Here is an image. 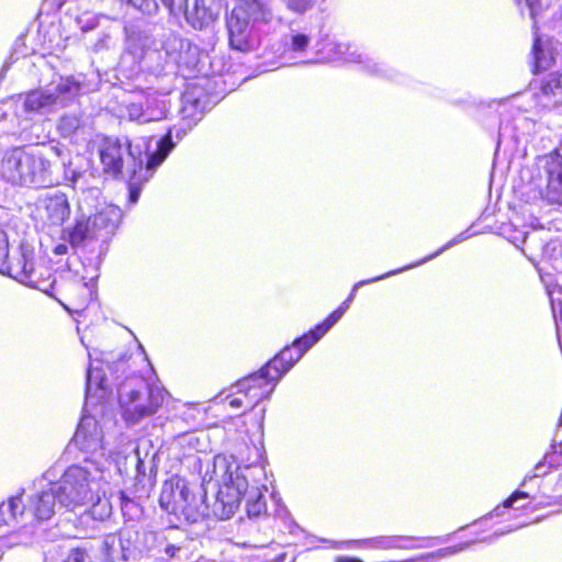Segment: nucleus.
Listing matches in <instances>:
<instances>
[{
    "label": "nucleus",
    "instance_id": "f257e3e1",
    "mask_svg": "<svg viewBox=\"0 0 562 562\" xmlns=\"http://www.w3.org/2000/svg\"><path fill=\"white\" fill-rule=\"evenodd\" d=\"M63 183L70 187L77 196V214L71 225L63 228V238L72 248L92 243L108 244L122 222V210L113 204L99 210L102 196L98 171L89 162L69 160L63 162Z\"/></svg>",
    "mask_w": 562,
    "mask_h": 562
},
{
    "label": "nucleus",
    "instance_id": "f03ea898",
    "mask_svg": "<svg viewBox=\"0 0 562 562\" xmlns=\"http://www.w3.org/2000/svg\"><path fill=\"white\" fill-rule=\"evenodd\" d=\"M102 472L81 462L66 469L55 463L35 481L34 485L41 488L27 496L22 513L46 521L55 515L57 506L74 510L88 504L101 490Z\"/></svg>",
    "mask_w": 562,
    "mask_h": 562
},
{
    "label": "nucleus",
    "instance_id": "7ed1b4c3",
    "mask_svg": "<svg viewBox=\"0 0 562 562\" xmlns=\"http://www.w3.org/2000/svg\"><path fill=\"white\" fill-rule=\"evenodd\" d=\"M263 474L258 464L241 467L233 456L217 454L206 462L203 481L215 482L218 487L212 504V515L217 519H229L245 501L249 518H258L267 512V504L256 477Z\"/></svg>",
    "mask_w": 562,
    "mask_h": 562
},
{
    "label": "nucleus",
    "instance_id": "20e7f679",
    "mask_svg": "<svg viewBox=\"0 0 562 562\" xmlns=\"http://www.w3.org/2000/svg\"><path fill=\"white\" fill-rule=\"evenodd\" d=\"M273 22L272 11L261 0H240L226 15L231 48L241 53L257 49Z\"/></svg>",
    "mask_w": 562,
    "mask_h": 562
},
{
    "label": "nucleus",
    "instance_id": "39448f33",
    "mask_svg": "<svg viewBox=\"0 0 562 562\" xmlns=\"http://www.w3.org/2000/svg\"><path fill=\"white\" fill-rule=\"evenodd\" d=\"M210 483L209 475L205 482L202 480L200 486H191L183 477L172 476L162 485L159 505L168 514L195 522L202 517L212 515V505L210 506L206 502L204 487Z\"/></svg>",
    "mask_w": 562,
    "mask_h": 562
},
{
    "label": "nucleus",
    "instance_id": "423d86ee",
    "mask_svg": "<svg viewBox=\"0 0 562 562\" xmlns=\"http://www.w3.org/2000/svg\"><path fill=\"white\" fill-rule=\"evenodd\" d=\"M80 90L81 83L74 77H59L43 88L18 94L16 114L26 119L50 114L71 102L79 95Z\"/></svg>",
    "mask_w": 562,
    "mask_h": 562
},
{
    "label": "nucleus",
    "instance_id": "0eeeda50",
    "mask_svg": "<svg viewBox=\"0 0 562 562\" xmlns=\"http://www.w3.org/2000/svg\"><path fill=\"white\" fill-rule=\"evenodd\" d=\"M167 394L162 386L151 384L142 376H130L117 385L122 416L131 425L154 415Z\"/></svg>",
    "mask_w": 562,
    "mask_h": 562
},
{
    "label": "nucleus",
    "instance_id": "6e6552de",
    "mask_svg": "<svg viewBox=\"0 0 562 562\" xmlns=\"http://www.w3.org/2000/svg\"><path fill=\"white\" fill-rule=\"evenodd\" d=\"M153 153L150 145L143 151L140 145H134L128 137L105 136L98 146L99 159L103 172L112 178H119L125 169L127 173L137 168L143 170L146 164V154Z\"/></svg>",
    "mask_w": 562,
    "mask_h": 562
},
{
    "label": "nucleus",
    "instance_id": "1a4fd4ad",
    "mask_svg": "<svg viewBox=\"0 0 562 562\" xmlns=\"http://www.w3.org/2000/svg\"><path fill=\"white\" fill-rule=\"evenodd\" d=\"M74 450H77L75 458L82 464L105 470L109 458L103 443V430L94 415L86 414L80 419L66 453L70 454Z\"/></svg>",
    "mask_w": 562,
    "mask_h": 562
},
{
    "label": "nucleus",
    "instance_id": "9d476101",
    "mask_svg": "<svg viewBox=\"0 0 562 562\" xmlns=\"http://www.w3.org/2000/svg\"><path fill=\"white\" fill-rule=\"evenodd\" d=\"M288 372V368L276 355L259 370L238 380L234 387L236 393L243 394L246 398V406L254 408L259 402L271 396L278 383Z\"/></svg>",
    "mask_w": 562,
    "mask_h": 562
},
{
    "label": "nucleus",
    "instance_id": "9b49d317",
    "mask_svg": "<svg viewBox=\"0 0 562 562\" xmlns=\"http://www.w3.org/2000/svg\"><path fill=\"white\" fill-rule=\"evenodd\" d=\"M162 54H165V64L158 65L155 71L158 75H176L181 68L192 70L198 66L200 49L189 40L168 32L162 35V50L151 56L156 55L160 58Z\"/></svg>",
    "mask_w": 562,
    "mask_h": 562
},
{
    "label": "nucleus",
    "instance_id": "f8f14e48",
    "mask_svg": "<svg viewBox=\"0 0 562 562\" xmlns=\"http://www.w3.org/2000/svg\"><path fill=\"white\" fill-rule=\"evenodd\" d=\"M143 528L124 526L117 535H106L101 547V562L139 561L145 558Z\"/></svg>",
    "mask_w": 562,
    "mask_h": 562
},
{
    "label": "nucleus",
    "instance_id": "ddd939ff",
    "mask_svg": "<svg viewBox=\"0 0 562 562\" xmlns=\"http://www.w3.org/2000/svg\"><path fill=\"white\" fill-rule=\"evenodd\" d=\"M318 50L323 53L326 58L331 60L359 64L361 69L371 76L391 81H401L400 72L384 63H379L370 55L361 52L357 46L327 41Z\"/></svg>",
    "mask_w": 562,
    "mask_h": 562
},
{
    "label": "nucleus",
    "instance_id": "4468645a",
    "mask_svg": "<svg viewBox=\"0 0 562 562\" xmlns=\"http://www.w3.org/2000/svg\"><path fill=\"white\" fill-rule=\"evenodd\" d=\"M22 494H18L15 496H11L8 502L0 503V527L2 526H13L15 524H23V532L26 533L29 531L27 521L32 522L33 520L37 521L36 526H31L32 533L35 537L36 542L42 541H54L57 537V531L55 530H46L42 527V519L33 516L31 513L23 514L24 506L27 505V502L24 503L22 501Z\"/></svg>",
    "mask_w": 562,
    "mask_h": 562
},
{
    "label": "nucleus",
    "instance_id": "2eb2a0df",
    "mask_svg": "<svg viewBox=\"0 0 562 562\" xmlns=\"http://www.w3.org/2000/svg\"><path fill=\"white\" fill-rule=\"evenodd\" d=\"M473 235H474V233H470V228H469V229L458 234L456 237H453L451 240H449L447 244H445L441 248H439L436 252H434V254H431V255L420 259L417 262H414V263L404 266L402 268H398V269H395V270H391V271H389L386 273H383L381 276H378V277H374V278H371V279H367V280H361V281L355 283L352 289H351V291H350V293H349V295L347 296V299L340 304V306L338 308H336L334 312H331L326 317V319L329 321V323L335 326L339 322V319L344 316V314L347 312V310L350 307V304L352 303V301L356 297V293H357L358 289H360L361 286L370 284V283H373V282H378V281H381V280H384V279H386L389 277L402 273L404 271H407L409 269H413V268H416V267H418L420 265H424V263L435 259L436 257L441 255L443 251L450 249L451 247H453V246H456V245L467 240L468 238H470Z\"/></svg>",
    "mask_w": 562,
    "mask_h": 562
},
{
    "label": "nucleus",
    "instance_id": "dca6fc26",
    "mask_svg": "<svg viewBox=\"0 0 562 562\" xmlns=\"http://www.w3.org/2000/svg\"><path fill=\"white\" fill-rule=\"evenodd\" d=\"M171 135L166 136L158 143V147L156 150H153V153L146 154V164L143 166V170L140 171L139 168H137V171L128 173L130 180H128V201L132 204L137 203L142 184L147 182L153 175L155 173L156 169L165 161V159L168 157V155L173 149V144L171 142Z\"/></svg>",
    "mask_w": 562,
    "mask_h": 562
},
{
    "label": "nucleus",
    "instance_id": "f3484780",
    "mask_svg": "<svg viewBox=\"0 0 562 562\" xmlns=\"http://www.w3.org/2000/svg\"><path fill=\"white\" fill-rule=\"evenodd\" d=\"M34 252L27 247L21 246L19 257L9 260V243L7 234L0 228V273L25 283L35 270Z\"/></svg>",
    "mask_w": 562,
    "mask_h": 562
},
{
    "label": "nucleus",
    "instance_id": "a211bd4d",
    "mask_svg": "<svg viewBox=\"0 0 562 562\" xmlns=\"http://www.w3.org/2000/svg\"><path fill=\"white\" fill-rule=\"evenodd\" d=\"M157 451L153 449L149 441H142L133 452L120 457L116 460V469L121 475L142 482L146 476V471L156 467L155 459Z\"/></svg>",
    "mask_w": 562,
    "mask_h": 562
},
{
    "label": "nucleus",
    "instance_id": "6ab92c4d",
    "mask_svg": "<svg viewBox=\"0 0 562 562\" xmlns=\"http://www.w3.org/2000/svg\"><path fill=\"white\" fill-rule=\"evenodd\" d=\"M131 121L139 124L161 121L167 117L169 100L158 91L146 92L126 108Z\"/></svg>",
    "mask_w": 562,
    "mask_h": 562
},
{
    "label": "nucleus",
    "instance_id": "aec40b11",
    "mask_svg": "<svg viewBox=\"0 0 562 562\" xmlns=\"http://www.w3.org/2000/svg\"><path fill=\"white\" fill-rule=\"evenodd\" d=\"M334 325L325 318L324 322L317 324L314 328L307 333L295 338L289 346L282 348L277 356L281 359L282 363L290 371L300 359L314 346L316 345L331 328Z\"/></svg>",
    "mask_w": 562,
    "mask_h": 562
},
{
    "label": "nucleus",
    "instance_id": "412c9836",
    "mask_svg": "<svg viewBox=\"0 0 562 562\" xmlns=\"http://www.w3.org/2000/svg\"><path fill=\"white\" fill-rule=\"evenodd\" d=\"M539 169L546 178L544 191H540L543 200L550 204L562 205V156L550 154L539 159Z\"/></svg>",
    "mask_w": 562,
    "mask_h": 562
},
{
    "label": "nucleus",
    "instance_id": "4be33fe9",
    "mask_svg": "<svg viewBox=\"0 0 562 562\" xmlns=\"http://www.w3.org/2000/svg\"><path fill=\"white\" fill-rule=\"evenodd\" d=\"M33 148L14 147L7 151L2 158L1 170L7 181L16 186H24L31 166Z\"/></svg>",
    "mask_w": 562,
    "mask_h": 562
},
{
    "label": "nucleus",
    "instance_id": "5701e85b",
    "mask_svg": "<svg viewBox=\"0 0 562 562\" xmlns=\"http://www.w3.org/2000/svg\"><path fill=\"white\" fill-rule=\"evenodd\" d=\"M61 180L55 176L52 162L41 149H32L31 166L24 178V187L48 188L59 184Z\"/></svg>",
    "mask_w": 562,
    "mask_h": 562
},
{
    "label": "nucleus",
    "instance_id": "b1692460",
    "mask_svg": "<svg viewBox=\"0 0 562 562\" xmlns=\"http://www.w3.org/2000/svg\"><path fill=\"white\" fill-rule=\"evenodd\" d=\"M111 395L112 386L103 369L90 366L86 376V408L91 406L97 409L98 406H101L100 411L102 412L104 403Z\"/></svg>",
    "mask_w": 562,
    "mask_h": 562
},
{
    "label": "nucleus",
    "instance_id": "393cba45",
    "mask_svg": "<svg viewBox=\"0 0 562 562\" xmlns=\"http://www.w3.org/2000/svg\"><path fill=\"white\" fill-rule=\"evenodd\" d=\"M182 125L179 127L170 128L162 137L156 142L155 149L158 147V143L168 135H171V142L173 147L177 142L181 140L187 134L188 130H191L203 115V106L199 98H195L193 93L187 91L182 97Z\"/></svg>",
    "mask_w": 562,
    "mask_h": 562
},
{
    "label": "nucleus",
    "instance_id": "a878e982",
    "mask_svg": "<svg viewBox=\"0 0 562 562\" xmlns=\"http://www.w3.org/2000/svg\"><path fill=\"white\" fill-rule=\"evenodd\" d=\"M533 97L539 106L553 108L562 98V74L553 71L544 75L533 86Z\"/></svg>",
    "mask_w": 562,
    "mask_h": 562
},
{
    "label": "nucleus",
    "instance_id": "bb28decb",
    "mask_svg": "<svg viewBox=\"0 0 562 562\" xmlns=\"http://www.w3.org/2000/svg\"><path fill=\"white\" fill-rule=\"evenodd\" d=\"M449 536L437 537V538H423L420 539L422 543L418 546H405L404 541H412L413 537L411 536H379L374 538H369L362 540L369 548L372 549H405V550H414L422 548H430L436 543H446L448 541Z\"/></svg>",
    "mask_w": 562,
    "mask_h": 562
},
{
    "label": "nucleus",
    "instance_id": "cd10ccee",
    "mask_svg": "<svg viewBox=\"0 0 562 562\" xmlns=\"http://www.w3.org/2000/svg\"><path fill=\"white\" fill-rule=\"evenodd\" d=\"M44 216L54 226H63L70 216V204L65 193L46 195L43 201Z\"/></svg>",
    "mask_w": 562,
    "mask_h": 562
},
{
    "label": "nucleus",
    "instance_id": "c85d7f7f",
    "mask_svg": "<svg viewBox=\"0 0 562 562\" xmlns=\"http://www.w3.org/2000/svg\"><path fill=\"white\" fill-rule=\"evenodd\" d=\"M183 13L187 22L195 30L207 27L217 16L205 0H184Z\"/></svg>",
    "mask_w": 562,
    "mask_h": 562
},
{
    "label": "nucleus",
    "instance_id": "c756f323",
    "mask_svg": "<svg viewBox=\"0 0 562 562\" xmlns=\"http://www.w3.org/2000/svg\"><path fill=\"white\" fill-rule=\"evenodd\" d=\"M44 562H93L85 548H71L65 551L59 544L44 552Z\"/></svg>",
    "mask_w": 562,
    "mask_h": 562
},
{
    "label": "nucleus",
    "instance_id": "7c9ffc66",
    "mask_svg": "<svg viewBox=\"0 0 562 562\" xmlns=\"http://www.w3.org/2000/svg\"><path fill=\"white\" fill-rule=\"evenodd\" d=\"M89 503H92L91 507L80 516V521L82 524H86L89 520L102 522L111 516L112 504L108 498L101 497L100 492H98L94 499Z\"/></svg>",
    "mask_w": 562,
    "mask_h": 562
},
{
    "label": "nucleus",
    "instance_id": "2f4dec72",
    "mask_svg": "<svg viewBox=\"0 0 562 562\" xmlns=\"http://www.w3.org/2000/svg\"><path fill=\"white\" fill-rule=\"evenodd\" d=\"M143 540L145 549V557H153L156 559H164L162 546L167 541V536L164 531H156L143 528Z\"/></svg>",
    "mask_w": 562,
    "mask_h": 562
},
{
    "label": "nucleus",
    "instance_id": "473e14b6",
    "mask_svg": "<svg viewBox=\"0 0 562 562\" xmlns=\"http://www.w3.org/2000/svg\"><path fill=\"white\" fill-rule=\"evenodd\" d=\"M533 71H542L548 69L554 61V56L548 44H543L536 36L532 46Z\"/></svg>",
    "mask_w": 562,
    "mask_h": 562
},
{
    "label": "nucleus",
    "instance_id": "72a5a7b5",
    "mask_svg": "<svg viewBox=\"0 0 562 562\" xmlns=\"http://www.w3.org/2000/svg\"><path fill=\"white\" fill-rule=\"evenodd\" d=\"M45 273L46 276L35 269L31 274L30 280L27 279L24 284L30 288L37 289L46 294H50L56 280L49 271L45 270Z\"/></svg>",
    "mask_w": 562,
    "mask_h": 562
},
{
    "label": "nucleus",
    "instance_id": "f704fd0d",
    "mask_svg": "<svg viewBox=\"0 0 562 562\" xmlns=\"http://www.w3.org/2000/svg\"><path fill=\"white\" fill-rule=\"evenodd\" d=\"M310 42L311 38L307 34L292 31L285 36L284 49L285 52L302 54L307 49Z\"/></svg>",
    "mask_w": 562,
    "mask_h": 562
},
{
    "label": "nucleus",
    "instance_id": "c9c22d12",
    "mask_svg": "<svg viewBox=\"0 0 562 562\" xmlns=\"http://www.w3.org/2000/svg\"><path fill=\"white\" fill-rule=\"evenodd\" d=\"M474 542H476V541L475 540L467 541V542H462V543H459V544H456V546L442 548V549H439V550H437L435 552L423 554L420 557V560L435 562V561H438V560H440L442 558H447V557L460 553L463 550L468 549Z\"/></svg>",
    "mask_w": 562,
    "mask_h": 562
},
{
    "label": "nucleus",
    "instance_id": "e433bc0d",
    "mask_svg": "<svg viewBox=\"0 0 562 562\" xmlns=\"http://www.w3.org/2000/svg\"><path fill=\"white\" fill-rule=\"evenodd\" d=\"M526 498H529V494L527 492L516 491L506 501H504V503L502 505L496 506L487 516L483 517L481 520H485L487 518H493V517H499L504 514V512L506 509L514 507V505L519 499H526Z\"/></svg>",
    "mask_w": 562,
    "mask_h": 562
},
{
    "label": "nucleus",
    "instance_id": "4c0bfd02",
    "mask_svg": "<svg viewBox=\"0 0 562 562\" xmlns=\"http://www.w3.org/2000/svg\"><path fill=\"white\" fill-rule=\"evenodd\" d=\"M119 499L121 510L125 517L133 519L134 517L138 516L140 509L138 504L133 498L127 496L124 492H120Z\"/></svg>",
    "mask_w": 562,
    "mask_h": 562
},
{
    "label": "nucleus",
    "instance_id": "58836bf2",
    "mask_svg": "<svg viewBox=\"0 0 562 562\" xmlns=\"http://www.w3.org/2000/svg\"><path fill=\"white\" fill-rule=\"evenodd\" d=\"M80 127V119L75 114H66L60 117L58 128L64 136H70Z\"/></svg>",
    "mask_w": 562,
    "mask_h": 562
},
{
    "label": "nucleus",
    "instance_id": "ea45409f",
    "mask_svg": "<svg viewBox=\"0 0 562 562\" xmlns=\"http://www.w3.org/2000/svg\"><path fill=\"white\" fill-rule=\"evenodd\" d=\"M516 5L519 8L521 14L527 11L531 20H536L540 11V0H515Z\"/></svg>",
    "mask_w": 562,
    "mask_h": 562
},
{
    "label": "nucleus",
    "instance_id": "a19ab883",
    "mask_svg": "<svg viewBox=\"0 0 562 562\" xmlns=\"http://www.w3.org/2000/svg\"><path fill=\"white\" fill-rule=\"evenodd\" d=\"M552 250L555 252L551 256V266L558 272L557 286L559 292L562 294V245L559 248L553 247Z\"/></svg>",
    "mask_w": 562,
    "mask_h": 562
},
{
    "label": "nucleus",
    "instance_id": "79ce46f5",
    "mask_svg": "<svg viewBox=\"0 0 562 562\" xmlns=\"http://www.w3.org/2000/svg\"><path fill=\"white\" fill-rule=\"evenodd\" d=\"M128 4L147 15H153L158 11L157 0H133Z\"/></svg>",
    "mask_w": 562,
    "mask_h": 562
},
{
    "label": "nucleus",
    "instance_id": "37998d69",
    "mask_svg": "<svg viewBox=\"0 0 562 562\" xmlns=\"http://www.w3.org/2000/svg\"><path fill=\"white\" fill-rule=\"evenodd\" d=\"M317 0H286V8L297 14L305 13L311 10Z\"/></svg>",
    "mask_w": 562,
    "mask_h": 562
},
{
    "label": "nucleus",
    "instance_id": "c03bdc74",
    "mask_svg": "<svg viewBox=\"0 0 562 562\" xmlns=\"http://www.w3.org/2000/svg\"><path fill=\"white\" fill-rule=\"evenodd\" d=\"M162 50V46L158 49V48H155V49H146L144 50V59L146 61H150V63H156L155 65H151L150 66V70L153 74H155L156 76H159L155 70L156 68L158 67V65H164L165 64V54H162V57H158V56H151V54H155V53H160Z\"/></svg>",
    "mask_w": 562,
    "mask_h": 562
},
{
    "label": "nucleus",
    "instance_id": "a18cd8bd",
    "mask_svg": "<svg viewBox=\"0 0 562 562\" xmlns=\"http://www.w3.org/2000/svg\"><path fill=\"white\" fill-rule=\"evenodd\" d=\"M524 526H525V524H520V525L509 526V527L503 528V529H497L493 535L483 538L481 541L486 542V543H493L499 537L505 536V535H507L514 530H517Z\"/></svg>",
    "mask_w": 562,
    "mask_h": 562
},
{
    "label": "nucleus",
    "instance_id": "49530a36",
    "mask_svg": "<svg viewBox=\"0 0 562 562\" xmlns=\"http://www.w3.org/2000/svg\"><path fill=\"white\" fill-rule=\"evenodd\" d=\"M549 467L544 461L538 462L533 468L532 475H526L521 485L526 486L528 481H531L532 479L544 476L548 473Z\"/></svg>",
    "mask_w": 562,
    "mask_h": 562
},
{
    "label": "nucleus",
    "instance_id": "de8ad7c7",
    "mask_svg": "<svg viewBox=\"0 0 562 562\" xmlns=\"http://www.w3.org/2000/svg\"><path fill=\"white\" fill-rule=\"evenodd\" d=\"M180 549L181 548L179 546L169 543L167 540L166 543L162 546V553H161V555L164 557L162 560H169L171 558H175L177 552L180 551Z\"/></svg>",
    "mask_w": 562,
    "mask_h": 562
},
{
    "label": "nucleus",
    "instance_id": "09e8293b",
    "mask_svg": "<svg viewBox=\"0 0 562 562\" xmlns=\"http://www.w3.org/2000/svg\"><path fill=\"white\" fill-rule=\"evenodd\" d=\"M161 3L169 10L170 13H175L176 9L181 10L184 5V0H160Z\"/></svg>",
    "mask_w": 562,
    "mask_h": 562
},
{
    "label": "nucleus",
    "instance_id": "8fccbe9b",
    "mask_svg": "<svg viewBox=\"0 0 562 562\" xmlns=\"http://www.w3.org/2000/svg\"><path fill=\"white\" fill-rule=\"evenodd\" d=\"M61 239L65 241V243H60L58 245H56L53 249V252L57 256H61V255H66L68 252V245L66 244L67 240H65L63 237ZM68 244L71 246V244L68 241Z\"/></svg>",
    "mask_w": 562,
    "mask_h": 562
},
{
    "label": "nucleus",
    "instance_id": "3c124183",
    "mask_svg": "<svg viewBox=\"0 0 562 562\" xmlns=\"http://www.w3.org/2000/svg\"><path fill=\"white\" fill-rule=\"evenodd\" d=\"M554 23L557 32L562 35V5L559 9L558 18L555 19Z\"/></svg>",
    "mask_w": 562,
    "mask_h": 562
},
{
    "label": "nucleus",
    "instance_id": "603ef678",
    "mask_svg": "<svg viewBox=\"0 0 562 562\" xmlns=\"http://www.w3.org/2000/svg\"><path fill=\"white\" fill-rule=\"evenodd\" d=\"M560 305V313L562 314V300L551 296V306L554 317H557V304Z\"/></svg>",
    "mask_w": 562,
    "mask_h": 562
},
{
    "label": "nucleus",
    "instance_id": "864d4df0",
    "mask_svg": "<svg viewBox=\"0 0 562 562\" xmlns=\"http://www.w3.org/2000/svg\"><path fill=\"white\" fill-rule=\"evenodd\" d=\"M552 446L554 447V452L562 456V440L558 442V437L554 436Z\"/></svg>",
    "mask_w": 562,
    "mask_h": 562
},
{
    "label": "nucleus",
    "instance_id": "5fc2aeb1",
    "mask_svg": "<svg viewBox=\"0 0 562 562\" xmlns=\"http://www.w3.org/2000/svg\"><path fill=\"white\" fill-rule=\"evenodd\" d=\"M244 405V401L241 398H233L229 401V406L232 407H235V408H239Z\"/></svg>",
    "mask_w": 562,
    "mask_h": 562
},
{
    "label": "nucleus",
    "instance_id": "6e6d98bb",
    "mask_svg": "<svg viewBox=\"0 0 562 562\" xmlns=\"http://www.w3.org/2000/svg\"><path fill=\"white\" fill-rule=\"evenodd\" d=\"M422 538H415L413 537V540L412 541H404L403 543L405 546H418L419 543H422L420 541Z\"/></svg>",
    "mask_w": 562,
    "mask_h": 562
},
{
    "label": "nucleus",
    "instance_id": "4d7b16f0",
    "mask_svg": "<svg viewBox=\"0 0 562 562\" xmlns=\"http://www.w3.org/2000/svg\"><path fill=\"white\" fill-rule=\"evenodd\" d=\"M21 135L24 140L33 142V137L31 135L26 134V128H22Z\"/></svg>",
    "mask_w": 562,
    "mask_h": 562
},
{
    "label": "nucleus",
    "instance_id": "13d9d810",
    "mask_svg": "<svg viewBox=\"0 0 562 562\" xmlns=\"http://www.w3.org/2000/svg\"><path fill=\"white\" fill-rule=\"evenodd\" d=\"M194 468L199 467V469H202V461L200 458H195L193 462Z\"/></svg>",
    "mask_w": 562,
    "mask_h": 562
},
{
    "label": "nucleus",
    "instance_id": "bf43d9fd",
    "mask_svg": "<svg viewBox=\"0 0 562 562\" xmlns=\"http://www.w3.org/2000/svg\"><path fill=\"white\" fill-rule=\"evenodd\" d=\"M503 137H504V134H503V132H502V130H501V131H499V135H498L497 146H499V144H501V142H502V139H503Z\"/></svg>",
    "mask_w": 562,
    "mask_h": 562
}]
</instances>
